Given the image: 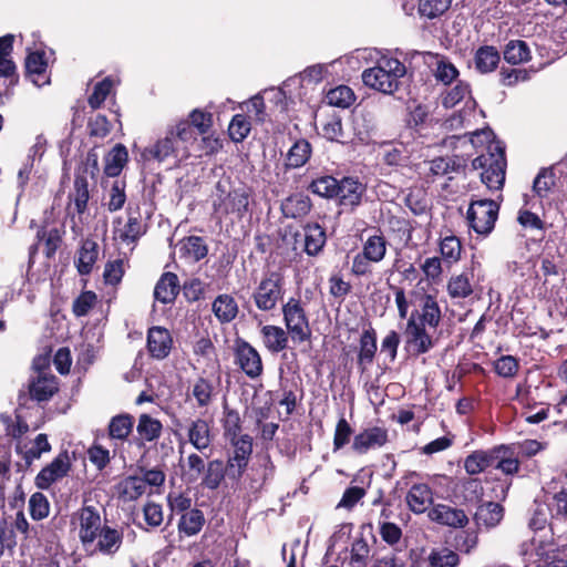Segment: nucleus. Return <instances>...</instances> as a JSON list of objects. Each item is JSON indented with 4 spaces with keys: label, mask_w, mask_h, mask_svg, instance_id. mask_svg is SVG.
<instances>
[{
    "label": "nucleus",
    "mask_w": 567,
    "mask_h": 567,
    "mask_svg": "<svg viewBox=\"0 0 567 567\" xmlns=\"http://www.w3.org/2000/svg\"><path fill=\"white\" fill-rule=\"evenodd\" d=\"M494 133L491 128L475 131L471 135L473 146H484L486 144L487 153L473 159L474 169H482L481 181L488 189L498 190L503 187L505 181L506 159L504 147L499 142L494 141Z\"/></svg>",
    "instance_id": "obj_1"
},
{
    "label": "nucleus",
    "mask_w": 567,
    "mask_h": 567,
    "mask_svg": "<svg viewBox=\"0 0 567 567\" xmlns=\"http://www.w3.org/2000/svg\"><path fill=\"white\" fill-rule=\"evenodd\" d=\"M405 74L406 68L399 59L381 55L372 68L362 72V81L370 89L391 95L399 90Z\"/></svg>",
    "instance_id": "obj_2"
},
{
    "label": "nucleus",
    "mask_w": 567,
    "mask_h": 567,
    "mask_svg": "<svg viewBox=\"0 0 567 567\" xmlns=\"http://www.w3.org/2000/svg\"><path fill=\"white\" fill-rule=\"evenodd\" d=\"M251 192L241 186L230 189L227 184L218 182L212 195L213 212L219 220L234 215L241 219L249 210Z\"/></svg>",
    "instance_id": "obj_3"
},
{
    "label": "nucleus",
    "mask_w": 567,
    "mask_h": 567,
    "mask_svg": "<svg viewBox=\"0 0 567 567\" xmlns=\"http://www.w3.org/2000/svg\"><path fill=\"white\" fill-rule=\"evenodd\" d=\"M522 553L529 556L534 567H567V559L551 535H535L528 545L523 546Z\"/></svg>",
    "instance_id": "obj_4"
},
{
    "label": "nucleus",
    "mask_w": 567,
    "mask_h": 567,
    "mask_svg": "<svg viewBox=\"0 0 567 567\" xmlns=\"http://www.w3.org/2000/svg\"><path fill=\"white\" fill-rule=\"evenodd\" d=\"M285 291L282 275L271 271L259 281L252 292L255 306L261 311H272L284 299Z\"/></svg>",
    "instance_id": "obj_5"
},
{
    "label": "nucleus",
    "mask_w": 567,
    "mask_h": 567,
    "mask_svg": "<svg viewBox=\"0 0 567 567\" xmlns=\"http://www.w3.org/2000/svg\"><path fill=\"white\" fill-rule=\"evenodd\" d=\"M72 525L78 529L79 538L85 550L94 547L99 530L102 528L101 516L95 506L84 505L72 515Z\"/></svg>",
    "instance_id": "obj_6"
},
{
    "label": "nucleus",
    "mask_w": 567,
    "mask_h": 567,
    "mask_svg": "<svg viewBox=\"0 0 567 567\" xmlns=\"http://www.w3.org/2000/svg\"><path fill=\"white\" fill-rule=\"evenodd\" d=\"M498 204L493 199L473 200L467 210L470 227L478 235H488L498 216Z\"/></svg>",
    "instance_id": "obj_7"
},
{
    "label": "nucleus",
    "mask_w": 567,
    "mask_h": 567,
    "mask_svg": "<svg viewBox=\"0 0 567 567\" xmlns=\"http://www.w3.org/2000/svg\"><path fill=\"white\" fill-rule=\"evenodd\" d=\"M284 321L292 341L301 343L309 339L310 328L308 318L300 300L290 298L282 306Z\"/></svg>",
    "instance_id": "obj_8"
},
{
    "label": "nucleus",
    "mask_w": 567,
    "mask_h": 567,
    "mask_svg": "<svg viewBox=\"0 0 567 567\" xmlns=\"http://www.w3.org/2000/svg\"><path fill=\"white\" fill-rule=\"evenodd\" d=\"M462 102L465 103V110L455 118L458 120L460 124H464L468 121L467 116L474 112L476 101L472 97L470 84L465 81H457L454 86L442 94V105L445 109H453Z\"/></svg>",
    "instance_id": "obj_9"
},
{
    "label": "nucleus",
    "mask_w": 567,
    "mask_h": 567,
    "mask_svg": "<svg viewBox=\"0 0 567 567\" xmlns=\"http://www.w3.org/2000/svg\"><path fill=\"white\" fill-rule=\"evenodd\" d=\"M235 361L241 371L250 379L262 373V361L259 352L247 341L238 339L235 342Z\"/></svg>",
    "instance_id": "obj_10"
},
{
    "label": "nucleus",
    "mask_w": 567,
    "mask_h": 567,
    "mask_svg": "<svg viewBox=\"0 0 567 567\" xmlns=\"http://www.w3.org/2000/svg\"><path fill=\"white\" fill-rule=\"evenodd\" d=\"M114 239L120 240L127 246L135 245L136 241L145 234V225L138 213L127 209V219L118 217L113 223Z\"/></svg>",
    "instance_id": "obj_11"
},
{
    "label": "nucleus",
    "mask_w": 567,
    "mask_h": 567,
    "mask_svg": "<svg viewBox=\"0 0 567 567\" xmlns=\"http://www.w3.org/2000/svg\"><path fill=\"white\" fill-rule=\"evenodd\" d=\"M252 452V441L249 435H241L234 440V453L227 461V475L231 480H239L245 472Z\"/></svg>",
    "instance_id": "obj_12"
},
{
    "label": "nucleus",
    "mask_w": 567,
    "mask_h": 567,
    "mask_svg": "<svg viewBox=\"0 0 567 567\" xmlns=\"http://www.w3.org/2000/svg\"><path fill=\"white\" fill-rule=\"evenodd\" d=\"M12 44L13 35L7 34L0 38V96L7 95L9 89L18 81L16 65L9 58Z\"/></svg>",
    "instance_id": "obj_13"
},
{
    "label": "nucleus",
    "mask_w": 567,
    "mask_h": 567,
    "mask_svg": "<svg viewBox=\"0 0 567 567\" xmlns=\"http://www.w3.org/2000/svg\"><path fill=\"white\" fill-rule=\"evenodd\" d=\"M389 441L388 430L382 426H370L354 435L352 451L363 455L383 447Z\"/></svg>",
    "instance_id": "obj_14"
},
{
    "label": "nucleus",
    "mask_w": 567,
    "mask_h": 567,
    "mask_svg": "<svg viewBox=\"0 0 567 567\" xmlns=\"http://www.w3.org/2000/svg\"><path fill=\"white\" fill-rule=\"evenodd\" d=\"M71 468V458L66 451L61 452L56 457L43 467L35 477V484L41 489L49 488L54 482L64 477Z\"/></svg>",
    "instance_id": "obj_15"
},
{
    "label": "nucleus",
    "mask_w": 567,
    "mask_h": 567,
    "mask_svg": "<svg viewBox=\"0 0 567 567\" xmlns=\"http://www.w3.org/2000/svg\"><path fill=\"white\" fill-rule=\"evenodd\" d=\"M546 492L551 495L548 504L551 518L565 517L567 515V475L559 474L553 478L546 487Z\"/></svg>",
    "instance_id": "obj_16"
},
{
    "label": "nucleus",
    "mask_w": 567,
    "mask_h": 567,
    "mask_svg": "<svg viewBox=\"0 0 567 567\" xmlns=\"http://www.w3.org/2000/svg\"><path fill=\"white\" fill-rule=\"evenodd\" d=\"M405 337L409 346L412 347L415 354H423L433 348V340L426 331V327L411 315L406 322Z\"/></svg>",
    "instance_id": "obj_17"
},
{
    "label": "nucleus",
    "mask_w": 567,
    "mask_h": 567,
    "mask_svg": "<svg viewBox=\"0 0 567 567\" xmlns=\"http://www.w3.org/2000/svg\"><path fill=\"white\" fill-rule=\"evenodd\" d=\"M173 347L169 331L163 327H152L147 331V349L152 358L163 360Z\"/></svg>",
    "instance_id": "obj_18"
},
{
    "label": "nucleus",
    "mask_w": 567,
    "mask_h": 567,
    "mask_svg": "<svg viewBox=\"0 0 567 567\" xmlns=\"http://www.w3.org/2000/svg\"><path fill=\"white\" fill-rule=\"evenodd\" d=\"M413 152L409 142L396 141L381 144L379 155L389 166H404Z\"/></svg>",
    "instance_id": "obj_19"
},
{
    "label": "nucleus",
    "mask_w": 567,
    "mask_h": 567,
    "mask_svg": "<svg viewBox=\"0 0 567 567\" xmlns=\"http://www.w3.org/2000/svg\"><path fill=\"white\" fill-rule=\"evenodd\" d=\"M337 188L334 198H338L339 204L344 207L358 206L365 192V186L353 177H343L338 182Z\"/></svg>",
    "instance_id": "obj_20"
},
{
    "label": "nucleus",
    "mask_w": 567,
    "mask_h": 567,
    "mask_svg": "<svg viewBox=\"0 0 567 567\" xmlns=\"http://www.w3.org/2000/svg\"><path fill=\"white\" fill-rule=\"evenodd\" d=\"M427 516L432 522L451 527H463L468 522L464 511L445 504H437L433 506L429 511Z\"/></svg>",
    "instance_id": "obj_21"
},
{
    "label": "nucleus",
    "mask_w": 567,
    "mask_h": 567,
    "mask_svg": "<svg viewBox=\"0 0 567 567\" xmlns=\"http://www.w3.org/2000/svg\"><path fill=\"white\" fill-rule=\"evenodd\" d=\"M178 153L179 150L175 145V140L166 132L165 137L157 140L153 145L144 148L142 156L146 161L154 159L162 163L171 157L177 158Z\"/></svg>",
    "instance_id": "obj_22"
},
{
    "label": "nucleus",
    "mask_w": 567,
    "mask_h": 567,
    "mask_svg": "<svg viewBox=\"0 0 567 567\" xmlns=\"http://www.w3.org/2000/svg\"><path fill=\"white\" fill-rule=\"evenodd\" d=\"M188 442L200 453L208 450L213 442V435L208 422L204 419H196L187 426Z\"/></svg>",
    "instance_id": "obj_23"
},
{
    "label": "nucleus",
    "mask_w": 567,
    "mask_h": 567,
    "mask_svg": "<svg viewBox=\"0 0 567 567\" xmlns=\"http://www.w3.org/2000/svg\"><path fill=\"white\" fill-rule=\"evenodd\" d=\"M411 315H416L420 322L431 329H436L442 320L441 308L432 295H425L421 300L420 310H414Z\"/></svg>",
    "instance_id": "obj_24"
},
{
    "label": "nucleus",
    "mask_w": 567,
    "mask_h": 567,
    "mask_svg": "<svg viewBox=\"0 0 567 567\" xmlns=\"http://www.w3.org/2000/svg\"><path fill=\"white\" fill-rule=\"evenodd\" d=\"M405 499L413 513L422 514L432 504L433 493L427 484L419 483L411 486Z\"/></svg>",
    "instance_id": "obj_25"
},
{
    "label": "nucleus",
    "mask_w": 567,
    "mask_h": 567,
    "mask_svg": "<svg viewBox=\"0 0 567 567\" xmlns=\"http://www.w3.org/2000/svg\"><path fill=\"white\" fill-rule=\"evenodd\" d=\"M454 495L464 503H477L481 501L484 488L482 481L475 477H464L454 485Z\"/></svg>",
    "instance_id": "obj_26"
},
{
    "label": "nucleus",
    "mask_w": 567,
    "mask_h": 567,
    "mask_svg": "<svg viewBox=\"0 0 567 567\" xmlns=\"http://www.w3.org/2000/svg\"><path fill=\"white\" fill-rule=\"evenodd\" d=\"M178 252L187 262H197L207 256L208 248L202 237L189 236L178 243Z\"/></svg>",
    "instance_id": "obj_27"
},
{
    "label": "nucleus",
    "mask_w": 567,
    "mask_h": 567,
    "mask_svg": "<svg viewBox=\"0 0 567 567\" xmlns=\"http://www.w3.org/2000/svg\"><path fill=\"white\" fill-rule=\"evenodd\" d=\"M105 188V206L111 213L117 212L124 207L126 203V183L124 179L116 178L114 181L104 182Z\"/></svg>",
    "instance_id": "obj_28"
},
{
    "label": "nucleus",
    "mask_w": 567,
    "mask_h": 567,
    "mask_svg": "<svg viewBox=\"0 0 567 567\" xmlns=\"http://www.w3.org/2000/svg\"><path fill=\"white\" fill-rule=\"evenodd\" d=\"M29 391L32 399L39 402L48 401L58 391L56 378L52 374L39 372L38 377L31 382Z\"/></svg>",
    "instance_id": "obj_29"
},
{
    "label": "nucleus",
    "mask_w": 567,
    "mask_h": 567,
    "mask_svg": "<svg viewBox=\"0 0 567 567\" xmlns=\"http://www.w3.org/2000/svg\"><path fill=\"white\" fill-rule=\"evenodd\" d=\"M179 292L178 277L173 272H165L157 281L154 297L162 303H171Z\"/></svg>",
    "instance_id": "obj_30"
},
{
    "label": "nucleus",
    "mask_w": 567,
    "mask_h": 567,
    "mask_svg": "<svg viewBox=\"0 0 567 567\" xmlns=\"http://www.w3.org/2000/svg\"><path fill=\"white\" fill-rule=\"evenodd\" d=\"M260 334L264 346L272 353H278L288 346V332L278 326H262Z\"/></svg>",
    "instance_id": "obj_31"
},
{
    "label": "nucleus",
    "mask_w": 567,
    "mask_h": 567,
    "mask_svg": "<svg viewBox=\"0 0 567 567\" xmlns=\"http://www.w3.org/2000/svg\"><path fill=\"white\" fill-rule=\"evenodd\" d=\"M218 391L212 380L198 378L192 386L190 396L195 399L196 405L200 409H207L216 399Z\"/></svg>",
    "instance_id": "obj_32"
},
{
    "label": "nucleus",
    "mask_w": 567,
    "mask_h": 567,
    "mask_svg": "<svg viewBox=\"0 0 567 567\" xmlns=\"http://www.w3.org/2000/svg\"><path fill=\"white\" fill-rule=\"evenodd\" d=\"M504 516V508L501 504L487 502L478 506L475 513V520L478 526L493 528L497 526Z\"/></svg>",
    "instance_id": "obj_33"
},
{
    "label": "nucleus",
    "mask_w": 567,
    "mask_h": 567,
    "mask_svg": "<svg viewBox=\"0 0 567 567\" xmlns=\"http://www.w3.org/2000/svg\"><path fill=\"white\" fill-rule=\"evenodd\" d=\"M494 454V449L472 452L464 460V470L468 475L473 476L484 472L488 467H493Z\"/></svg>",
    "instance_id": "obj_34"
},
{
    "label": "nucleus",
    "mask_w": 567,
    "mask_h": 567,
    "mask_svg": "<svg viewBox=\"0 0 567 567\" xmlns=\"http://www.w3.org/2000/svg\"><path fill=\"white\" fill-rule=\"evenodd\" d=\"M377 352V333L373 328L363 330L360 338L358 364L362 371L373 362Z\"/></svg>",
    "instance_id": "obj_35"
},
{
    "label": "nucleus",
    "mask_w": 567,
    "mask_h": 567,
    "mask_svg": "<svg viewBox=\"0 0 567 567\" xmlns=\"http://www.w3.org/2000/svg\"><path fill=\"white\" fill-rule=\"evenodd\" d=\"M312 204L309 196L303 194H293L286 198L281 204V210L288 218H300L309 214Z\"/></svg>",
    "instance_id": "obj_36"
},
{
    "label": "nucleus",
    "mask_w": 567,
    "mask_h": 567,
    "mask_svg": "<svg viewBox=\"0 0 567 567\" xmlns=\"http://www.w3.org/2000/svg\"><path fill=\"white\" fill-rule=\"evenodd\" d=\"M16 451L22 456L27 464H31L33 461L39 460L43 453L51 451V444L48 441L45 434H39L32 442L31 446L23 445L18 441Z\"/></svg>",
    "instance_id": "obj_37"
},
{
    "label": "nucleus",
    "mask_w": 567,
    "mask_h": 567,
    "mask_svg": "<svg viewBox=\"0 0 567 567\" xmlns=\"http://www.w3.org/2000/svg\"><path fill=\"white\" fill-rule=\"evenodd\" d=\"M473 274L464 271L452 276L447 281V293L451 299H465L473 293Z\"/></svg>",
    "instance_id": "obj_38"
},
{
    "label": "nucleus",
    "mask_w": 567,
    "mask_h": 567,
    "mask_svg": "<svg viewBox=\"0 0 567 567\" xmlns=\"http://www.w3.org/2000/svg\"><path fill=\"white\" fill-rule=\"evenodd\" d=\"M305 230V251L309 256L318 255L323 246L326 245V231L317 223L308 224L303 228Z\"/></svg>",
    "instance_id": "obj_39"
},
{
    "label": "nucleus",
    "mask_w": 567,
    "mask_h": 567,
    "mask_svg": "<svg viewBox=\"0 0 567 567\" xmlns=\"http://www.w3.org/2000/svg\"><path fill=\"white\" fill-rule=\"evenodd\" d=\"M213 312L221 323H228L236 318L238 305L230 295H219L213 302Z\"/></svg>",
    "instance_id": "obj_40"
},
{
    "label": "nucleus",
    "mask_w": 567,
    "mask_h": 567,
    "mask_svg": "<svg viewBox=\"0 0 567 567\" xmlns=\"http://www.w3.org/2000/svg\"><path fill=\"white\" fill-rule=\"evenodd\" d=\"M128 158L127 150L116 144L105 157L104 173L107 177H118Z\"/></svg>",
    "instance_id": "obj_41"
},
{
    "label": "nucleus",
    "mask_w": 567,
    "mask_h": 567,
    "mask_svg": "<svg viewBox=\"0 0 567 567\" xmlns=\"http://www.w3.org/2000/svg\"><path fill=\"white\" fill-rule=\"evenodd\" d=\"M99 540L96 543L95 549L105 555L115 554L122 544V534L109 526L102 527L99 533Z\"/></svg>",
    "instance_id": "obj_42"
},
{
    "label": "nucleus",
    "mask_w": 567,
    "mask_h": 567,
    "mask_svg": "<svg viewBox=\"0 0 567 567\" xmlns=\"http://www.w3.org/2000/svg\"><path fill=\"white\" fill-rule=\"evenodd\" d=\"M474 62L478 72L489 73L498 65L499 53L492 45H483L475 52Z\"/></svg>",
    "instance_id": "obj_43"
},
{
    "label": "nucleus",
    "mask_w": 567,
    "mask_h": 567,
    "mask_svg": "<svg viewBox=\"0 0 567 567\" xmlns=\"http://www.w3.org/2000/svg\"><path fill=\"white\" fill-rule=\"evenodd\" d=\"M430 55L435 59L433 68L435 80L444 85L452 84L460 75L457 68L444 56Z\"/></svg>",
    "instance_id": "obj_44"
},
{
    "label": "nucleus",
    "mask_w": 567,
    "mask_h": 567,
    "mask_svg": "<svg viewBox=\"0 0 567 567\" xmlns=\"http://www.w3.org/2000/svg\"><path fill=\"white\" fill-rule=\"evenodd\" d=\"M145 492V481L140 476H127L118 484V494L124 502L136 501Z\"/></svg>",
    "instance_id": "obj_45"
},
{
    "label": "nucleus",
    "mask_w": 567,
    "mask_h": 567,
    "mask_svg": "<svg viewBox=\"0 0 567 567\" xmlns=\"http://www.w3.org/2000/svg\"><path fill=\"white\" fill-rule=\"evenodd\" d=\"M167 132L173 138H177L184 144L182 157L186 158L189 156L188 145L193 144L197 140L195 130L189 124L188 120H182L174 126H171Z\"/></svg>",
    "instance_id": "obj_46"
},
{
    "label": "nucleus",
    "mask_w": 567,
    "mask_h": 567,
    "mask_svg": "<svg viewBox=\"0 0 567 567\" xmlns=\"http://www.w3.org/2000/svg\"><path fill=\"white\" fill-rule=\"evenodd\" d=\"M163 425L148 414H142L138 419L136 432L138 437L144 442L156 441L162 434Z\"/></svg>",
    "instance_id": "obj_47"
},
{
    "label": "nucleus",
    "mask_w": 567,
    "mask_h": 567,
    "mask_svg": "<svg viewBox=\"0 0 567 567\" xmlns=\"http://www.w3.org/2000/svg\"><path fill=\"white\" fill-rule=\"evenodd\" d=\"M348 126L339 117L332 116L323 124L322 134L329 141L349 144L350 131Z\"/></svg>",
    "instance_id": "obj_48"
},
{
    "label": "nucleus",
    "mask_w": 567,
    "mask_h": 567,
    "mask_svg": "<svg viewBox=\"0 0 567 567\" xmlns=\"http://www.w3.org/2000/svg\"><path fill=\"white\" fill-rule=\"evenodd\" d=\"M97 244L93 240H84L78 257V270L81 275H87L91 272L96 259H97Z\"/></svg>",
    "instance_id": "obj_49"
},
{
    "label": "nucleus",
    "mask_w": 567,
    "mask_h": 567,
    "mask_svg": "<svg viewBox=\"0 0 567 567\" xmlns=\"http://www.w3.org/2000/svg\"><path fill=\"white\" fill-rule=\"evenodd\" d=\"M504 59L506 62L516 65L530 59V51L527 43L523 40H511L504 49Z\"/></svg>",
    "instance_id": "obj_50"
},
{
    "label": "nucleus",
    "mask_w": 567,
    "mask_h": 567,
    "mask_svg": "<svg viewBox=\"0 0 567 567\" xmlns=\"http://www.w3.org/2000/svg\"><path fill=\"white\" fill-rule=\"evenodd\" d=\"M204 524L205 517L203 512L196 508L189 509L182 515L178 529L187 536H194L202 530Z\"/></svg>",
    "instance_id": "obj_51"
},
{
    "label": "nucleus",
    "mask_w": 567,
    "mask_h": 567,
    "mask_svg": "<svg viewBox=\"0 0 567 567\" xmlns=\"http://www.w3.org/2000/svg\"><path fill=\"white\" fill-rule=\"evenodd\" d=\"M386 245L388 243L382 235H372L364 241L362 254L372 262H380L385 257Z\"/></svg>",
    "instance_id": "obj_52"
},
{
    "label": "nucleus",
    "mask_w": 567,
    "mask_h": 567,
    "mask_svg": "<svg viewBox=\"0 0 567 567\" xmlns=\"http://www.w3.org/2000/svg\"><path fill=\"white\" fill-rule=\"evenodd\" d=\"M134 425V419L130 414H118L113 416L109 424V434L114 440H125L131 434Z\"/></svg>",
    "instance_id": "obj_53"
},
{
    "label": "nucleus",
    "mask_w": 567,
    "mask_h": 567,
    "mask_svg": "<svg viewBox=\"0 0 567 567\" xmlns=\"http://www.w3.org/2000/svg\"><path fill=\"white\" fill-rule=\"evenodd\" d=\"M73 200L76 213L83 214L86 210L90 198L89 182L86 176L76 175L74 179V189L70 195Z\"/></svg>",
    "instance_id": "obj_54"
},
{
    "label": "nucleus",
    "mask_w": 567,
    "mask_h": 567,
    "mask_svg": "<svg viewBox=\"0 0 567 567\" xmlns=\"http://www.w3.org/2000/svg\"><path fill=\"white\" fill-rule=\"evenodd\" d=\"M203 474V485L209 489H216L227 474V466L220 460H213L208 462Z\"/></svg>",
    "instance_id": "obj_55"
},
{
    "label": "nucleus",
    "mask_w": 567,
    "mask_h": 567,
    "mask_svg": "<svg viewBox=\"0 0 567 567\" xmlns=\"http://www.w3.org/2000/svg\"><path fill=\"white\" fill-rule=\"evenodd\" d=\"M311 155V145L306 140L297 141L287 154V165L298 168L303 166Z\"/></svg>",
    "instance_id": "obj_56"
},
{
    "label": "nucleus",
    "mask_w": 567,
    "mask_h": 567,
    "mask_svg": "<svg viewBox=\"0 0 567 567\" xmlns=\"http://www.w3.org/2000/svg\"><path fill=\"white\" fill-rule=\"evenodd\" d=\"M493 467L501 470L506 475H513L519 470L517 458L508 455V449L505 446L494 447Z\"/></svg>",
    "instance_id": "obj_57"
},
{
    "label": "nucleus",
    "mask_w": 567,
    "mask_h": 567,
    "mask_svg": "<svg viewBox=\"0 0 567 567\" xmlns=\"http://www.w3.org/2000/svg\"><path fill=\"white\" fill-rule=\"evenodd\" d=\"M0 423L3 426L6 435L13 440H20L29 431V424L20 415H0Z\"/></svg>",
    "instance_id": "obj_58"
},
{
    "label": "nucleus",
    "mask_w": 567,
    "mask_h": 567,
    "mask_svg": "<svg viewBox=\"0 0 567 567\" xmlns=\"http://www.w3.org/2000/svg\"><path fill=\"white\" fill-rule=\"evenodd\" d=\"M338 182L330 175L320 176L310 183L308 189L320 197L334 198L338 193Z\"/></svg>",
    "instance_id": "obj_59"
},
{
    "label": "nucleus",
    "mask_w": 567,
    "mask_h": 567,
    "mask_svg": "<svg viewBox=\"0 0 567 567\" xmlns=\"http://www.w3.org/2000/svg\"><path fill=\"white\" fill-rule=\"evenodd\" d=\"M326 100L329 105L347 109L353 104L355 95L349 86L339 85L327 93Z\"/></svg>",
    "instance_id": "obj_60"
},
{
    "label": "nucleus",
    "mask_w": 567,
    "mask_h": 567,
    "mask_svg": "<svg viewBox=\"0 0 567 567\" xmlns=\"http://www.w3.org/2000/svg\"><path fill=\"white\" fill-rule=\"evenodd\" d=\"M427 561L429 567H456L460 564V557L449 548H437L430 553Z\"/></svg>",
    "instance_id": "obj_61"
},
{
    "label": "nucleus",
    "mask_w": 567,
    "mask_h": 567,
    "mask_svg": "<svg viewBox=\"0 0 567 567\" xmlns=\"http://www.w3.org/2000/svg\"><path fill=\"white\" fill-rule=\"evenodd\" d=\"M440 251L444 261L449 265L455 264L462 251V245L456 236H446L440 243Z\"/></svg>",
    "instance_id": "obj_62"
},
{
    "label": "nucleus",
    "mask_w": 567,
    "mask_h": 567,
    "mask_svg": "<svg viewBox=\"0 0 567 567\" xmlns=\"http://www.w3.org/2000/svg\"><path fill=\"white\" fill-rule=\"evenodd\" d=\"M452 0H420L419 13L427 19L442 16L451 6Z\"/></svg>",
    "instance_id": "obj_63"
},
{
    "label": "nucleus",
    "mask_w": 567,
    "mask_h": 567,
    "mask_svg": "<svg viewBox=\"0 0 567 567\" xmlns=\"http://www.w3.org/2000/svg\"><path fill=\"white\" fill-rule=\"evenodd\" d=\"M229 136L234 142H241L250 132V122L246 115L236 114L228 127Z\"/></svg>",
    "instance_id": "obj_64"
}]
</instances>
